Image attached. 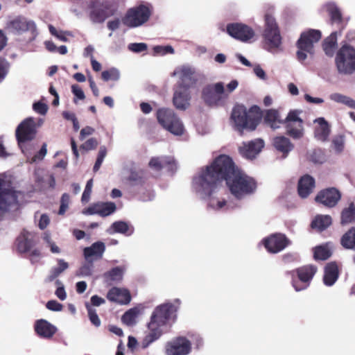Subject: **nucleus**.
Returning <instances> with one entry per match:
<instances>
[{
    "label": "nucleus",
    "mask_w": 355,
    "mask_h": 355,
    "mask_svg": "<svg viewBox=\"0 0 355 355\" xmlns=\"http://www.w3.org/2000/svg\"><path fill=\"white\" fill-rule=\"evenodd\" d=\"M36 125L33 119L28 118L22 121L16 130V137L22 152L29 158V153L26 141H31L35 137Z\"/></svg>",
    "instance_id": "obj_10"
},
{
    "label": "nucleus",
    "mask_w": 355,
    "mask_h": 355,
    "mask_svg": "<svg viewBox=\"0 0 355 355\" xmlns=\"http://www.w3.org/2000/svg\"><path fill=\"white\" fill-rule=\"evenodd\" d=\"M316 268L313 266H305L298 268L296 271L297 278L292 280L293 286L296 291L306 289L313 275L316 272Z\"/></svg>",
    "instance_id": "obj_16"
},
{
    "label": "nucleus",
    "mask_w": 355,
    "mask_h": 355,
    "mask_svg": "<svg viewBox=\"0 0 355 355\" xmlns=\"http://www.w3.org/2000/svg\"><path fill=\"white\" fill-rule=\"evenodd\" d=\"M57 262L58 266L51 268L50 270L46 281L52 282L69 268V263L62 259H58Z\"/></svg>",
    "instance_id": "obj_37"
},
{
    "label": "nucleus",
    "mask_w": 355,
    "mask_h": 355,
    "mask_svg": "<svg viewBox=\"0 0 355 355\" xmlns=\"http://www.w3.org/2000/svg\"><path fill=\"white\" fill-rule=\"evenodd\" d=\"M173 74L178 78V85L180 89H188L193 87L198 78V73L196 69L186 64L178 67Z\"/></svg>",
    "instance_id": "obj_12"
},
{
    "label": "nucleus",
    "mask_w": 355,
    "mask_h": 355,
    "mask_svg": "<svg viewBox=\"0 0 355 355\" xmlns=\"http://www.w3.org/2000/svg\"><path fill=\"white\" fill-rule=\"evenodd\" d=\"M207 198L209 199L208 207L216 211H227L239 207L238 204L232 201H226L223 199L214 198L212 196Z\"/></svg>",
    "instance_id": "obj_30"
},
{
    "label": "nucleus",
    "mask_w": 355,
    "mask_h": 355,
    "mask_svg": "<svg viewBox=\"0 0 355 355\" xmlns=\"http://www.w3.org/2000/svg\"><path fill=\"white\" fill-rule=\"evenodd\" d=\"M143 173L141 171H131L128 178L129 180L132 182L133 184H139L141 182Z\"/></svg>",
    "instance_id": "obj_59"
},
{
    "label": "nucleus",
    "mask_w": 355,
    "mask_h": 355,
    "mask_svg": "<svg viewBox=\"0 0 355 355\" xmlns=\"http://www.w3.org/2000/svg\"><path fill=\"white\" fill-rule=\"evenodd\" d=\"M153 51L155 55H164L168 53L173 54L174 49L171 46H155Z\"/></svg>",
    "instance_id": "obj_51"
},
{
    "label": "nucleus",
    "mask_w": 355,
    "mask_h": 355,
    "mask_svg": "<svg viewBox=\"0 0 355 355\" xmlns=\"http://www.w3.org/2000/svg\"><path fill=\"white\" fill-rule=\"evenodd\" d=\"M98 146V141L95 138H90L87 140L84 144H83L80 146L81 148L87 151L94 150Z\"/></svg>",
    "instance_id": "obj_55"
},
{
    "label": "nucleus",
    "mask_w": 355,
    "mask_h": 355,
    "mask_svg": "<svg viewBox=\"0 0 355 355\" xmlns=\"http://www.w3.org/2000/svg\"><path fill=\"white\" fill-rule=\"evenodd\" d=\"M321 38V33L318 30L311 29L301 34L297 42V60L302 62L307 58V55L314 53V44Z\"/></svg>",
    "instance_id": "obj_7"
},
{
    "label": "nucleus",
    "mask_w": 355,
    "mask_h": 355,
    "mask_svg": "<svg viewBox=\"0 0 355 355\" xmlns=\"http://www.w3.org/2000/svg\"><path fill=\"white\" fill-rule=\"evenodd\" d=\"M216 162V158L193 177L192 188L200 198L206 199L213 196L218 189L220 180L223 179V173L220 168L223 169L224 166H218Z\"/></svg>",
    "instance_id": "obj_3"
},
{
    "label": "nucleus",
    "mask_w": 355,
    "mask_h": 355,
    "mask_svg": "<svg viewBox=\"0 0 355 355\" xmlns=\"http://www.w3.org/2000/svg\"><path fill=\"white\" fill-rule=\"evenodd\" d=\"M55 284L58 286L55 293V295L62 301L66 300L67 293L64 285L60 280H56Z\"/></svg>",
    "instance_id": "obj_53"
},
{
    "label": "nucleus",
    "mask_w": 355,
    "mask_h": 355,
    "mask_svg": "<svg viewBox=\"0 0 355 355\" xmlns=\"http://www.w3.org/2000/svg\"><path fill=\"white\" fill-rule=\"evenodd\" d=\"M264 147V141L261 139H256L247 143H243L239 147L240 154L248 159H252L261 151Z\"/></svg>",
    "instance_id": "obj_22"
},
{
    "label": "nucleus",
    "mask_w": 355,
    "mask_h": 355,
    "mask_svg": "<svg viewBox=\"0 0 355 355\" xmlns=\"http://www.w3.org/2000/svg\"><path fill=\"white\" fill-rule=\"evenodd\" d=\"M113 14V10L106 2H101L100 0H94L92 2L89 19L93 23H103Z\"/></svg>",
    "instance_id": "obj_15"
},
{
    "label": "nucleus",
    "mask_w": 355,
    "mask_h": 355,
    "mask_svg": "<svg viewBox=\"0 0 355 355\" xmlns=\"http://www.w3.org/2000/svg\"><path fill=\"white\" fill-rule=\"evenodd\" d=\"M266 123L272 129L279 128L280 125L284 123L279 112L275 110H269L266 112L264 117Z\"/></svg>",
    "instance_id": "obj_35"
},
{
    "label": "nucleus",
    "mask_w": 355,
    "mask_h": 355,
    "mask_svg": "<svg viewBox=\"0 0 355 355\" xmlns=\"http://www.w3.org/2000/svg\"><path fill=\"white\" fill-rule=\"evenodd\" d=\"M101 76L105 81L110 80H118L120 78V72L118 69L112 68L110 70L103 71Z\"/></svg>",
    "instance_id": "obj_50"
},
{
    "label": "nucleus",
    "mask_w": 355,
    "mask_h": 355,
    "mask_svg": "<svg viewBox=\"0 0 355 355\" xmlns=\"http://www.w3.org/2000/svg\"><path fill=\"white\" fill-rule=\"evenodd\" d=\"M94 269L93 262H87L83 263L76 272V275L80 277H89L92 275Z\"/></svg>",
    "instance_id": "obj_45"
},
{
    "label": "nucleus",
    "mask_w": 355,
    "mask_h": 355,
    "mask_svg": "<svg viewBox=\"0 0 355 355\" xmlns=\"http://www.w3.org/2000/svg\"><path fill=\"white\" fill-rule=\"evenodd\" d=\"M324 7L327 11L329 12L333 21L338 22L341 21L342 15L340 9L336 5V3L333 2H329L325 4Z\"/></svg>",
    "instance_id": "obj_44"
},
{
    "label": "nucleus",
    "mask_w": 355,
    "mask_h": 355,
    "mask_svg": "<svg viewBox=\"0 0 355 355\" xmlns=\"http://www.w3.org/2000/svg\"><path fill=\"white\" fill-rule=\"evenodd\" d=\"M128 49L134 53H141L147 49V44L145 43H131L128 44Z\"/></svg>",
    "instance_id": "obj_54"
},
{
    "label": "nucleus",
    "mask_w": 355,
    "mask_h": 355,
    "mask_svg": "<svg viewBox=\"0 0 355 355\" xmlns=\"http://www.w3.org/2000/svg\"><path fill=\"white\" fill-rule=\"evenodd\" d=\"M314 138L320 142H327L331 135V125L324 117H318L313 120Z\"/></svg>",
    "instance_id": "obj_21"
},
{
    "label": "nucleus",
    "mask_w": 355,
    "mask_h": 355,
    "mask_svg": "<svg viewBox=\"0 0 355 355\" xmlns=\"http://www.w3.org/2000/svg\"><path fill=\"white\" fill-rule=\"evenodd\" d=\"M32 246V236L30 232L24 231L17 239V248L21 252H26Z\"/></svg>",
    "instance_id": "obj_34"
},
{
    "label": "nucleus",
    "mask_w": 355,
    "mask_h": 355,
    "mask_svg": "<svg viewBox=\"0 0 355 355\" xmlns=\"http://www.w3.org/2000/svg\"><path fill=\"white\" fill-rule=\"evenodd\" d=\"M69 202H70V197H69V194L64 193L62 196V198L60 200V209L58 211V214L60 215L64 214V213L66 212V211L67 210V209L69 207Z\"/></svg>",
    "instance_id": "obj_52"
},
{
    "label": "nucleus",
    "mask_w": 355,
    "mask_h": 355,
    "mask_svg": "<svg viewBox=\"0 0 355 355\" xmlns=\"http://www.w3.org/2000/svg\"><path fill=\"white\" fill-rule=\"evenodd\" d=\"M149 165L153 169L157 171L166 168L167 170L173 172L177 169L176 162L172 157H153L150 159Z\"/></svg>",
    "instance_id": "obj_25"
},
{
    "label": "nucleus",
    "mask_w": 355,
    "mask_h": 355,
    "mask_svg": "<svg viewBox=\"0 0 355 355\" xmlns=\"http://www.w3.org/2000/svg\"><path fill=\"white\" fill-rule=\"evenodd\" d=\"M157 118L162 126L174 135L180 136L184 128L172 110L162 108L157 112Z\"/></svg>",
    "instance_id": "obj_9"
},
{
    "label": "nucleus",
    "mask_w": 355,
    "mask_h": 355,
    "mask_svg": "<svg viewBox=\"0 0 355 355\" xmlns=\"http://www.w3.org/2000/svg\"><path fill=\"white\" fill-rule=\"evenodd\" d=\"M140 313L141 311L139 307L132 308L125 312L121 318V320L127 326H133L137 323V318Z\"/></svg>",
    "instance_id": "obj_39"
},
{
    "label": "nucleus",
    "mask_w": 355,
    "mask_h": 355,
    "mask_svg": "<svg viewBox=\"0 0 355 355\" xmlns=\"http://www.w3.org/2000/svg\"><path fill=\"white\" fill-rule=\"evenodd\" d=\"M85 306L88 312V317L91 322L96 327L101 325V320L98 318L96 310L92 307L88 302L85 303Z\"/></svg>",
    "instance_id": "obj_49"
},
{
    "label": "nucleus",
    "mask_w": 355,
    "mask_h": 355,
    "mask_svg": "<svg viewBox=\"0 0 355 355\" xmlns=\"http://www.w3.org/2000/svg\"><path fill=\"white\" fill-rule=\"evenodd\" d=\"M46 308L49 310L53 311H60L62 310V305L55 300H50L46 304Z\"/></svg>",
    "instance_id": "obj_60"
},
{
    "label": "nucleus",
    "mask_w": 355,
    "mask_h": 355,
    "mask_svg": "<svg viewBox=\"0 0 355 355\" xmlns=\"http://www.w3.org/2000/svg\"><path fill=\"white\" fill-rule=\"evenodd\" d=\"M331 217L329 215H318L311 223V227L322 231L331 225Z\"/></svg>",
    "instance_id": "obj_38"
},
{
    "label": "nucleus",
    "mask_w": 355,
    "mask_h": 355,
    "mask_svg": "<svg viewBox=\"0 0 355 355\" xmlns=\"http://www.w3.org/2000/svg\"><path fill=\"white\" fill-rule=\"evenodd\" d=\"M227 31L230 36L242 42H248L254 36L252 28L241 23L228 24Z\"/></svg>",
    "instance_id": "obj_18"
},
{
    "label": "nucleus",
    "mask_w": 355,
    "mask_h": 355,
    "mask_svg": "<svg viewBox=\"0 0 355 355\" xmlns=\"http://www.w3.org/2000/svg\"><path fill=\"white\" fill-rule=\"evenodd\" d=\"M329 98L336 103L344 104L350 108L355 109V101L352 98L339 93H333Z\"/></svg>",
    "instance_id": "obj_43"
},
{
    "label": "nucleus",
    "mask_w": 355,
    "mask_h": 355,
    "mask_svg": "<svg viewBox=\"0 0 355 355\" xmlns=\"http://www.w3.org/2000/svg\"><path fill=\"white\" fill-rule=\"evenodd\" d=\"M3 180L0 179V216L4 211L18 208L17 198L19 192L3 188Z\"/></svg>",
    "instance_id": "obj_14"
},
{
    "label": "nucleus",
    "mask_w": 355,
    "mask_h": 355,
    "mask_svg": "<svg viewBox=\"0 0 355 355\" xmlns=\"http://www.w3.org/2000/svg\"><path fill=\"white\" fill-rule=\"evenodd\" d=\"M340 243L345 249L355 250V227H352L343 234Z\"/></svg>",
    "instance_id": "obj_41"
},
{
    "label": "nucleus",
    "mask_w": 355,
    "mask_h": 355,
    "mask_svg": "<svg viewBox=\"0 0 355 355\" xmlns=\"http://www.w3.org/2000/svg\"><path fill=\"white\" fill-rule=\"evenodd\" d=\"M231 121L234 128L241 134L245 130L250 131L255 130L258 125L257 120L249 115L246 107L241 105H237L233 108Z\"/></svg>",
    "instance_id": "obj_6"
},
{
    "label": "nucleus",
    "mask_w": 355,
    "mask_h": 355,
    "mask_svg": "<svg viewBox=\"0 0 355 355\" xmlns=\"http://www.w3.org/2000/svg\"><path fill=\"white\" fill-rule=\"evenodd\" d=\"M191 343L184 337H178L168 343L165 347L166 355H187L191 352Z\"/></svg>",
    "instance_id": "obj_19"
},
{
    "label": "nucleus",
    "mask_w": 355,
    "mask_h": 355,
    "mask_svg": "<svg viewBox=\"0 0 355 355\" xmlns=\"http://www.w3.org/2000/svg\"><path fill=\"white\" fill-rule=\"evenodd\" d=\"M35 329L37 335L44 338H51L57 330L55 326L43 319L36 321Z\"/></svg>",
    "instance_id": "obj_28"
},
{
    "label": "nucleus",
    "mask_w": 355,
    "mask_h": 355,
    "mask_svg": "<svg viewBox=\"0 0 355 355\" xmlns=\"http://www.w3.org/2000/svg\"><path fill=\"white\" fill-rule=\"evenodd\" d=\"M340 198V192L335 187H330L318 192L315 200L327 207L332 208L338 203Z\"/></svg>",
    "instance_id": "obj_20"
},
{
    "label": "nucleus",
    "mask_w": 355,
    "mask_h": 355,
    "mask_svg": "<svg viewBox=\"0 0 355 355\" xmlns=\"http://www.w3.org/2000/svg\"><path fill=\"white\" fill-rule=\"evenodd\" d=\"M116 205L112 202H97L90 205L83 211L85 215L98 214L102 217L107 216L116 211Z\"/></svg>",
    "instance_id": "obj_23"
},
{
    "label": "nucleus",
    "mask_w": 355,
    "mask_h": 355,
    "mask_svg": "<svg viewBox=\"0 0 355 355\" xmlns=\"http://www.w3.org/2000/svg\"><path fill=\"white\" fill-rule=\"evenodd\" d=\"M337 47V33H332L323 42V49L328 56H333Z\"/></svg>",
    "instance_id": "obj_40"
},
{
    "label": "nucleus",
    "mask_w": 355,
    "mask_h": 355,
    "mask_svg": "<svg viewBox=\"0 0 355 355\" xmlns=\"http://www.w3.org/2000/svg\"><path fill=\"white\" fill-rule=\"evenodd\" d=\"M345 146V137L343 135H335L331 141V147L336 155L344 152Z\"/></svg>",
    "instance_id": "obj_42"
},
{
    "label": "nucleus",
    "mask_w": 355,
    "mask_h": 355,
    "mask_svg": "<svg viewBox=\"0 0 355 355\" xmlns=\"http://www.w3.org/2000/svg\"><path fill=\"white\" fill-rule=\"evenodd\" d=\"M266 250L270 253H278L291 244L287 237L280 233H276L265 238L263 241Z\"/></svg>",
    "instance_id": "obj_17"
},
{
    "label": "nucleus",
    "mask_w": 355,
    "mask_h": 355,
    "mask_svg": "<svg viewBox=\"0 0 355 355\" xmlns=\"http://www.w3.org/2000/svg\"><path fill=\"white\" fill-rule=\"evenodd\" d=\"M315 180L309 175L302 176L298 182V193L302 198H306L315 188Z\"/></svg>",
    "instance_id": "obj_29"
},
{
    "label": "nucleus",
    "mask_w": 355,
    "mask_h": 355,
    "mask_svg": "<svg viewBox=\"0 0 355 355\" xmlns=\"http://www.w3.org/2000/svg\"><path fill=\"white\" fill-rule=\"evenodd\" d=\"M107 298L110 301L121 304H128L131 300L130 294L127 289L116 287H114L109 291Z\"/></svg>",
    "instance_id": "obj_26"
},
{
    "label": "nucleus",
    "mask_w": 355,
    "mask_h": 355,
    "mask_svg": "<svg viewBox=\"0 0 355 355\" xmlns=\"http://www.w3.org/2000/svg\"><path fill=\"white\" fill-rule=\"evenodd\" d=\"M310 159L314 163H322L324 158L320 150H314L310 155Z\"/></svg>",
    "instance_id": "obj_63"
},
{
    "label": "nucleus",
    "mask_w": 355,
    "mask_h": 355,
    "mask_svg": "<svg viewBox=\"0 0 355 355\" xmlns=\"http://www.w3.org/2000/svg\"><path fill=\"white\" fill-rule=\"evenodd\" d=\"M177 310L178 307L170 302L162 304L155 309L148 324V333L144 339L143 347H147L168 330L176 318Z\"/></svg>",
    "instance_id": "obj_2"
},
{
    "label": "nucleus",
    "mask_w": 355,
    "mask_h": 355,
    "mask_svg": "<svg viewBox=\"0 0 355 355\" xmlns=\"http://www.w3.org/2000/svg\"><path fill=\"white\" fill-rule=\"evenodd\" d=\"M272 144L277 150L284 155V157H286L294 148V145L291 143L290 139L283 135L275 137L273 139Z\"/></svg>",
    "instance_id": "obj_31"
},
{
    "label": "nucleus",
    "mask_w": 355,
    "mask_h": 355,
    "mask_svg": "<svg viewBox=\"0 0 355 355\" xmlns=\"http://www.w3.org/2000/svg\"><path fill=\"white\" fill-rule=\"evenodd\" d=\"M355 222V205L351 202L347 207L344 208L341 211L340 223L346 225Z\"/></svg>",
    "instance_id": "obj_36"
},
{
    "label": "nucleus",
    "mask_w": 355,
    "mask_h": 355,
    "mask_svg": "<svg viewBox=\"0 0 355 355\" xmlns=\"http://www.w3.org/2000/svg\"><path fill=\"white\" fill-rule=\"evenodd\" d=\"M331 256V252L327 246L322 245L315 248L314 257L315 259L325 260Z\"/></svg>",
    "instance_id": "obj_48"
},
{
    "label": "nucleus",
    "mask_w": 355,
    "mask_h": 355,
    "mask_svg": "<svg viewBox=\"0 0 355 355\" xmlns=\"http://www.w3.org/2000/svg\"><path fill=\"white\" fill-rule=\"evenodd\" d=\"M238 85L239 83L236 80H232L226 85V88L225 89L226 92L225 98H227L229 94L234 92L238 87Z\"/></svg>",
    "instance_id": "obj_62"
},
{
    "label": "nucleus",
    "mask_w": 355,
    "mask_h": 355,
    "mask_svg": "<svg viewBox=\"0 0 355 355\" xmlns=\"http://www.w3.org/2000/svg\"><path fill=\"white\" fill-rule=\"evenodd\" d=\"M335 64L339 73L355 72V48L347 44L342 45L336 53Z\"/></svg>",
    "instance_id": "obj_5"
},
{
    "label": "nucleus",
    "mask_w": 355,
    "mask_h": 355,
    "mask_svg": "<svg viewBox=\"0 0 355 355\" xmlns=\"http://www.w3.org/2000/svg\"><path fill=\"white\" fill-rule=\"evenodd\" d=\"M105 250V245L101 241L94 243L91 246L86 247L83 250V256L86 261L93 262L101 259Z\"/></svg>",
    "instance_id": "obj_24"
},
{
    "label": "nucleus",
    "mask_w": 355,
    "mask_h": 355,
    "mask_svg": "<svg viewBox=\"0 0 355 355\" xmlns=\"http://www.w3.org/2000/svg\"><path fill=\"white\" fill-rule=\"evenodd\" d=\"M152 6L149 4H141L130 8L122 19V23L130 28L142 26L149 19Z\"/></svg>",
    "instance_id": "obj_8"
},
{
    "label": "nucleus",
    "mask_w": 355,
    "mask_h": 355,
    "mask_svg": "<svg viewBox=\"0 0 355 355\" xmlns=\"http://www.w3.org/2000/svg\"><path fill=\"white\" fill-rule=\"evenodd\" d=\"M71 90H72V92L74 94V96L76 97V98L83 100L85 98L84 92L80 88V87H79L78 85H72Z\"/></svg>",
    "instance_id": "obj_61"
},
{
    "label": "nucleus",
    "mask_w": 355,
    "mask_h": 355,
    "mask_svg": "<svg viewBox=\"0 0 355 355\" xmlns=\"http://www.w3.org/2000/svg\"><path fill=\"white\" fill-rule=\"evenodd\" d=\"M10 28L17 33H21L26 31H31L32 33L36 30V26L34 21H27L25 19H16L10 22Z\"/></svg>",
    "instance_id": "obj_32"
},
{
    "label": "nucleus",
    "mask_w": 355,
    "mask_h": 355,
    "mask_svg": "<svg viewBox=\"0 0 355 355\" xmlns=\"http://www.w3.org/2000/svg\"><path fill=\"white\" fill-rule=\"evenodd\" d=\"M33 107L37 113L42 115H45L48 111L47 105L42 102H37L34 103Z\"/></svg>",
    "instance_id": "obj_57"
},
{
    "label": "nucleus",
    "mask_w": 355,
    "mask_h": 355,
    "mask_svg": "<svg viewBox=\"0 0 355 355\" xmlns=\"http://www.w3.org/2000/svg\"><path fill=\"white\" fill-rule=\"evenodd\" d=\"M190 94L188 89L178 87L173 95V104L178 110H185L189 106Z\"/></svg>",
    "instance_id": "obj_27"
},
{
    "label": "nucleus",
    "mask_w": 355,
    "mask_h": 355,
    "mask_svg": "<svg viewBox=\"0 0 355 355\" xmlns=\"http://www.w3.org/2000/svg\"><path fill=\"white\" fill-rule=\"evenodd\" d=\"M226 92L223 83L218 82L206 85L202 92V98L209 106H218L224 103Z\"/></svg>",
    "instance_id": "obj_11"
},
{
    "label": "nucleus",
    "mask_w": 355,
    "mask_h": 355,
    "mask_svg": "<svg viewBox=\"0 0 355 355\" xmlns=\"http://www.w3.org/2000/svg\"><path fill=\"white\" fill-rule=\"evenodd\" d=\"M300 111L291 110L284 119L286 134L294 139H300L304 136L303 120L300 117Z\"/></svg>",
    "instance_id": "obj_13"
},
{
    "label": "nucleus",
    "mask_w": 355,
    "mask_h": 355,
    "mask_svg": "<svg viewBox=\"0 0 355 355\" xmlns=\"http://www.w3.org/2000/svg\"><path fill=\"white\" fill-rule=\"evenodd\" d=\"M216 164L223 173V179L230 193L239 200L253 193L257 189L255 180L241 171L235 166L232 159L227 155H221L216 157Z\"/></svg>",
    "instance_id": "obj_1"
},
{
    "label": "nucleus",
    "mask_w": 355,
    "mask_h": 355,
    "mask_svg": "<svg viewBox=\"0 0 355 355\" xmlns=\"http://www.w3.org/2000/svg\"><path fill=\"white\" fill-rule=\"evenodd\" d=\"M95 130L91 126H86L80 130V139L83 140L86 137L92 135Z\"/></svg>",
    "instance_id": "obj_64"
},
{
    "label": "nucleus",
    "mask_w": 355,
    "mask_h": 355,
    "mask_svg": "<svg viewBox=\"0 0 355 355\" xmlns=\"http://www.w3.org/2000/svg\"><path fill=\"white\" fill-rule=\"evenodd\" d=\"M47 149H46V144H44L40 150V151L34 155L30 160L31 162H35L37 161H40L43 159L44 156L46 155Z\"/></svg>",
    "instance_id": "obj_58"
},
{
    "label": "nucleus",
    "mask_w": 355,
    "mask_h": 355,
    "mask_svg": "<svg viewBox=\"0 0 355 355\" xmlns=\"http://www.w3.org/2000/svg\"><path fill=\"white\" fill-rule=\"evenodd\" d=\"M264 49L272 53L283 51L282 37L275 19L270 15H265L263 32Z\"/></svg>",
    "instance_id": "obj_4"
},
{
    "label": "nucleus",
    "mask_w": 355,
    "mask_h": 355,
    "mask_svg": "<svg viewBox=\"0 0 355 355\" xmlns=\"http://www.w3.org/2000/svg\"><path fill=\"white\" fill-rule=\"evenodd\" d=\"M124 271V268L115 267L105 273V276L109 277L112 281L119 282L122 279Z\"/></svg>",
    "instance_id": "obj_47"
},
{
    "label": "nucleus",
    "mask_w": 355,
    "mask_h": 355,
    "mask_svg": "<svg viewBox=\"0 0 355 355\" xmlns=\"http://www.w3.org/2000/svg\"><path fill=\"white\" fill-rule=\"evenodd\" d=\"M9 64L8 62L0 58V83L5 78L8 73Z\"/></svg>",
    "instance_id": "obj_56"
},
{
    "label": "nucleus",
    "mask_w": 355,
    "mask_h": 355,
    "mask_svg": "<svg viewBox=\"0 0 355 355\" xmlns=\"http://www.w3.org/2000/svg\"><path fill=\"white\" fill-rule=\"evenodd\" d=\"M338 277V266L334 263H329L324 268V283L325 285L332 286Z\"/></svg>",
    "instance_id": "obj_33"
},
{
    "label": "nucleus",
    "mask_w": 355,
    "mask_h": 355,
    "mask_svg": "<svg viewBox=\"0 0 355 355\" xmlns=\"http://www.w3.org/2000/svg\"><path fill=\"white\" fill-rule=\"evenodd\" d=\"M130 228L127 223L123 221H116L112 223L108 232L112 234L114 232L126 234L128 232Z\"/></svg>",
    "instance_id": "obj_46"
}]
</instances>
